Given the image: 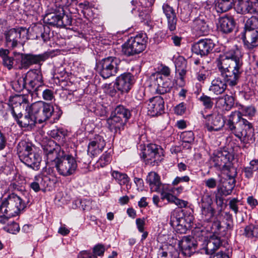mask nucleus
Instances as JSON below:
<instances>
[{"label": "nucleus", "instance_id": "f257e3e1", "mask_svg": "<svg viewBox=\"0 0 258 258\" xmlns=\"http://www.w3.org/2000/svg\"><path fill=\"white\" fill-rule=\"evenodd\" d=\"M243 65L242 55L237 47L220 55L218 68L223 79L217 77L213 79L209 91L215 95H219L224 93L227 86H236L243 72Z\"/></svg>", "mask_w": 258, "mask_h": 258}, {"label": "nucleus", "instance_id": "f03ea898", "mask_svg": "<svg viewBox=\"0 0 258 258\" xmlns=\"http://www.w3.org/2000/svg\"><path fill=\"white\" fill-rule=\"evenodd\" d=\"M239 107L240 111L232 112L228 116L227 128L239 139L241 142L245 144L253 143L255 141L253 125L242 116L252 118L255 114L256 109L253 105H239Z\"/></svg>", "mask_w": 258, "mask_h": 258}, {"label": "nucleus", "instance_id": "7ed1b4c3", "mask_svg": "<svg viewBox=\"0 0 258 258\" xmlns=\"http://www.w3.org/2000/svg\"><path fill=\"white\" fill-rule=\"evenodd\" d=\"M26 206V203L20 197L12 193L2 200L0 205V217L8 219L18 216Z\"/></svg>", "mask_w": 258, "mask_h": 258}, {"label": "nucleus", "instance_id": "20e7f679", "mask_svg": "<svg viewBox=\"0 0 258 258\" xmlns=\"http://www.w3.org/2000/svg\"><path fill=\"white\" fill-rule=\"evenodd\" d=\"M17 153L20 161L28 167L35 170L39 169L41 157L33 151L30 143L25 141L20 142L17 146Z\"/></svg>", "mask_w": 258, "mask_h": 258}, {"label": "nucleus", "instance_id": "39448f33", "mask_svg": "<svg viewBox=\"0 0 258 258\" xmlns=\"http://www.w3.org/2000/svg\"><path fill=\"white\" fill-rule=\"evenodd\" d=\"M148 38L145 33H140L131 37L122 46V52L127 56L139 54L146 47Z\"/></svg>", "mask_w": 258, "mask_h": 258}, {"label": "nucleus", "instance_id": "423d86ee", "mask_svg": "<svg viewBox=\"0 0 258 258\" xmlns=\"http://www.w3.org/2000/svg\"><path fill=\"white\" fill-rule=\"evenodd\" d=\"M120 63L119 58L108 56L96 63L97 71L103 78L108 79L116 76L119 71Z\"/></svg>", "mask_w": 258, "mask_h": 258}, {"label": "nucleus", "instance_id": "0eeeda50", "mask_svg": "<svg viewBox=\"0 0 258 258\" xmlns=\"http://www.w3.org/2000/svg\"><path fill=\"white\" fill-rule=\"evenodd\" d=\"M44 154L45 157L46 163L48 166L55 167L65 154L60 146L53 140H48L42 145Z\"/></svg>", "mask_w": 258, "mask_h": 258}, {"label": "nucleus", "instance_id": "6e6552de", "mask_svg": "<svg viewBox=\"0 0 258 258\" xmlns=\"http://www.w3.org/2000/svg\"><path fill=\"white\" fill-rule=\"evenodd\" d=\"M192 221V216H185L182 210H175L171 213L170 224L177 233H185Z\"/></svg>", "mask_w": 258, "mask_h": 258}, {"label": "nucleus", "instance_id": "1a4fd4ad", "mask_svg": "<svg viewBox=\"0 0 258 258\" xmlns=\"http://www.w3.org/2000/svg\"><path fill=\"white\" fill-rule=\"evenodd\" d=\"M29 30L25 27L10 29L4 33L7 47L13 49L17 47L20 40L25 41L29 39Z\"/></svg>", "mask_w": 258, "mask_h": 258}, {"label": "nucleus", "instance_id": "9d476101", "mask_svg": "<svg viewBox=\"0 0 258 258\" xmlns=\"http://www.w3.org/2000/svg\"><path fill=\"white\" fill-rule=\"evenodd\" d=\"M55 167L59 175L66 177L75 173L78 165L76 159L72 155L65 154Z\"/></svg>", "mask_w": 258, "mask_h": 258}, {"label": "nucleus", "instance_id": "9b49d317", "mask_svg": "<svg viewBox=\"0 0 258 258\" xmlns=\"http://www.w3.org/2000/svg\"><path fill=\"white\" fill-rule=\"evenodd\" d=\"M163 149L154 144L148 145L143 152V157L146 164L158 165L163 160Z\"/></svg>", "mask_w": 258, "mask_h": 258}, {"label": "nucleus", "instance_id": "f8f14e48", "mask_svg": "<svg viewBox=\"0 0 258 258\" xmlns=\"http://www.w3.org/2000/svg\"><path fill=\"white\" fill-rule=\"evenodd\" d=\"M25 75V79L27 82V90L34 91L38 96L39 91L44 86L42 75L39 70H31L29 71Z\"/></svg>", "mask_w": 258, "mask_h": 258}, {"label": "nucleus", "instance_id": "ddd939ff", "mask_svg": "<svg viewBox=\"0 0 258 258\" xmlns=\"http://www.w3.org/2000/svg\"><path fill=\"white\" fill-rule=\"evenodd\" d=\"M205 119V127L209 132H217L220 131L224 126H226V121L221 114L212 113L207 115L203 114ZM226 129L228 131L226 126Z\"/></svg>", "mask_w": 258, "mask_h": 258}, {"label": "nucleus", "instance_id": "4468645a", "mask_svg": "<svg viewBox=\"0 0 258 258\" xmlns=\"http://www.w3.org/2000/svg\"><path fill=\"white\" fill-rule=\"evenodd\" d=\"M212 204L211 195L208 192L204 193L200 204L201 218L204 221L209 222L214 217L215 210L212 206Z\"/></svg>", "mask_w": 258, "mask_h": 258}, {"label": "nucleus", "instance_id": "2eb2a0df", "mask_svg": "<svg viewBox=\"0 0 258 258\" xmlns=\"http://www.w3.org/2000/svg\"><path fill=\"white\" fill-rule=\"evenodd\" d=\"M136 82L135 76L130 73H124L116 78L114 86L121 93H128Z\"/></svg>", "mask_w": 258, "mask_h": 258}, {"label": "nucleus", "instance_id": "dca6fc26", "mask_svg": "<svg viewBox=\"0 0 258 258\" xmlns=\"http://www.w3.org/2000/svg\"><path fill=\"white\" fill-rule=\"evenodd\" d=\"M21 58V66L19 69H27L31 65L37 64L41 61H44L49 56L46 53H42L40 54H32L30 53H18Z\"/></svg>", "mask_w": 258, "mask_h": 258}, {"label": "nucleus", "instance_id": "f3484780", "mask_svg": "<svg viewBox=\"0 0 258 258\" xmlns=\"http://www.w3.org/2000/svg\"><path fill=\"white\" fill-rule=\"evenodd\" d=\"M230 157V155L228 152L226 151H218L213 157L214 166L223 171L227 170L231 172L232 170H235L231 166Z\"/></svg>", "mask_w": 258, "mask_h": 258}, {"label": "nucleus", "instance_id": "a211bd4d", "mask_svg": "<svg viewBox=\"0 0 258 258\" xmlns=\"http://www.w3.org/2000/svg\"><path fill=\"white\" fill-rule=\"evenodd\" d=\"M11 112L20 127L29 130L35 126L36 121L28 111L23 115L21 113H17L14 108L12 107Z\"/></svg>", "mask_w": 258, "mask_h": 258}, {"label": "nucleus", "instance_id": "6ab92c4d", "mask_svg": "<svg viewBox=\"0 0 258 258\" xmlns=\"http://www.w3.org/2000/svg\"><path fill=\"white\" fill-rule=\"evenodd\" d=\"M215 47V43L211 39H202L194 43L192 46L194 53L205 56L210 53Z\"/></svg>", "mask_w": 258, "mask_h": 258}, {"label": "nucleus", "instance_id": "aec40b11", "mask_svg": "<svg viewBox=\"0 0 258 258\" xmlns=\"http://www.w3.org/2000/svg\"><path fill=\"white\" fill-rule=\"evenodd\" d=\"M148 113L155 116L161 115L164 111V101L161 96H155L150 98L148 104Z\"/></svg>", "mask_w": 258, "mask_h": 258}, {"label": "nucleus", "instance_id": "412c9836", "mask_svg": "<svg viewBox=\"0 0 258 258\" xmlns=\"http://www.w3.org/2000/svg\"><path fill=\"white\" fill-rule=\"evenodd\" d=\"M106 143L103 138L99 135H96L90 141L88 145V154L91 156H96L103 151Z\"/></svg>", "mask_w": 258, "mask_h": 258}, {"label": "nucleus", "instance_id": "4be33fe9", "mask_svg": "<svg viewBox=\"0 0 258 258\" xmlns=\"http://www.w3.org/2000/svg\"><path fill=\"white\" fill-rule=\"evenodd\" d=\"M153 85L156 87V92L160 94H164L170 91L172 88L171 82L168 79L163 77L160 74L153 75Z\"/></svg>", "mask_w": 258, "mask_h": 258}, {"label": "nucleus", "instance_id": "5701e85b", "mask_svg": "<svg viewBox=\"0 0 258 258\" xmlns=\"http://www.w3.org/2000/svg\"><path fill=\"white\" fill-rule=\"evenodd\" d=\"M198 243L187 236H183L178 241V245L181 253L186 256H190L195 253Z\"/></svg>", "mask_w": 258, "mask_h": 258}, {"label": "nucleus", "instance_id": "b1692460", "mask_svg": "<svg viewBox=\"0 0 258 258\" xmlns=\"http://www.w3.org/2000/svg\"><path fill=\"white\" fill-rule=\"evenodd\" d=\"M242 39L246 49L251 50L258 46L257 31H244Z\"/></svg>", "mask_w": 258, "mask_h": 258}, {"label": "nucleus", "instance_id": "393cba45", "mask_svg": "<svg viewBox=\"0 0 258 258\" xmlns=\"http://www.w3.org/2000/svg\"><path fill=\"white\" fill-rule=\"evenodd\" d=\"M255 5L256 3H253L250 0H237L235 9L239 14H252L256 12Z\"/></svg>", "mask_w": 258, "mask_h": 258}, {"label": "nucleus", "instance_id": "a878e982", "mask_svg": "<svg viewBox=\"0 0 258 258\" xmlns=\"http://www.w3.org/2000/svg\"><path fill=\"white\" fill-rule=\"evenodd\" d=\"M163 12L167 20V28L171 32L176 29L177 18L174 10L168 5L163 6Z\"/></svg>", "mask_w": 258, "mask_h": 258}, {"label": "nucleus", "instance_id": "bb28decb", "mask_svg": "<svg viewBox=\"0 0 258 258\" xmlns=\"http://www.w3.org/2000/svg\"><path fill=\"white\" fill-rule=\"evenodd\" d=\"M60 14H63V8L60 5H56L53 13L47 14L44 17V21L51 26L58 27Z\"/></svg>", "mask_w": 258, "mask_h": 258}, {"label": "nucleus", "instance_id": "cd10ccee", "mask_svg": "<svg viewBox=\"0 0 258 258\" xmlns=\"http://www.w3.org/2000/svg\"><path fill=\"white\" fill-rule=\"evenodd\" d=\"M146 182L149 184L152 192H160L162 186L160 176L155 172H149L146 177Z\"/></svg>", "mask_w": 258, "mask_h": 258}, {"label": "nucleus", "instance_id": "c85d7f7f", "mask_svg": "<svg viewBox=\"0 0 258 258\" xmlns=\"http://www.w3.org/2000/svg\"><path fill=\"white\" fill-rule=\"evenodd\" d=\"M108 127L111 132L117 133L124 129L125 122L113 113L107 120Z\"/></svg>", "mask_w": 258, "mask_h": 258}, {"label": "nucleus", "instance_id": "c756f323", "mask_svg": "<svg viewBox=\"0 0 258 258\" xmlns=\"http://www.w3.org/2000/svg\"><path fill=\"white\" fill-rule=\"evenodd\" d=\"M193 31L199 36L207 34L209 30V26L204 18H197L192 25Z\"/></svg>", "mask_w": 258, "mask_h": 258}, {"label": "nucleus", "instance_id": "7c9ffc66", "mask_svg": "<svg viewBox=\"0 0 258 258\" xmlns=\"http://www.w3.org/2000/svg\"><path fill=\"white\" fill-rule=\"evenodd\" d=\"M235 21L231 17H223L220 18L218 29L223 33H231L235 27Z\"/></svg>", "mask_w": 258, "mask_h": 258}, {"label": "nucleus", "instance_id": "2f4dec72", "mask_svg": "<svg viewBox=\"0 0 258 258\" xmlns=\"http://www.w3.org/2000/svg\"><path fill=\"white\" fill-rule=\"evenodd\" d=\"M54 111V108L52 105L43 102L42 107L37 119V121L39 123H42L50 118L52 115Z\"/></svg>", "mask_w": 258, "mask_h": 258}, {"label": "nucleus", "instance_id": "473e14b6", "mask_svg": "<svg viewBox=\"0 0 258 258\" xmlns=\"http://www.w3.org/2000/svg\"><path fill=\"white\" fill-rule=\"evenodd\" d=\"M170 191H171L170 190H167L163 188L162 190L160 191L161 200H166L169 203H174L180 207L186 206V204L185 201L177 198Z\"/></svg>", "mask_w": 258, "mask_h": 258}, {"label": "nucleus", "instance_id": "72a5a7b5", "mask_svg": "<svg viewBox=\"0 0 258 258\" xmlns=\"http://www.w3.org/2000/svg\"><path fill=\"white\" fill-rule=\"evenodd\" d=\"M217 103L222 109L229 110L234 104V98L232 96L226 95L223 97L218 98Z\"/></svg>", "mask_w": 258, "mask_h": 258}, {"label": "nucleus", "instance_id": "f704fd0d", "mask_svg": "<svg viewBox=\"0 0 258 258\" xmlns=\"http://www.w3.org/2000/svg\"><path fill=\"white\" fill-rule=\"evenodd\" d=\"M209 230L205 229V227H195L192 230V238L198 243V241H205L208 238Z\"/></svg>", "mask_w": 258, "mask_h": 258}, {"label": "nucleus", "instance_id": "c9c22d12", "mask_svg": "<svg viewBox=\"0 0 258 258\" xmlns=\"http://www.w3.org/2000/svg\"><path fill=\"white\" fill-rule=\"evenodd\" d=\"M111 175L119 185H125L127 189L131 188L130 178L126 174L114 170L111 172Z\"/></svg>", "mask_w": 258, "mask_h": 258}, {"label": "nucleus", "instance_id": "e433bc0d", "mask_svg": "<svg viewBox=\"0 0 258 258\" xmlns=\"http://www.w3.org/2000/svg\"><path fill=\"white\" fill-rule=\"evenodd\" d=\"M10 51L7 49H0V57L3 60V64L9 70H11L14 68V59L13 57L9 56Z\"/></svg>", "mask_w": 258, "mask_h": 258}, {"label": "nucleus", "instance_id": "4c0bfd02", "mask_svg": "<svg viewBox=\"0 0 258 258\" xmlns=\"http://www.w3.org/2000/svg\"><path fill=\"white\" fill-rule=\"evenodd\" d=\"M114 114L122 119L125 123L131 116V112L130 109L123 105H118L115 108L113 113Z\"/></svg>", "mask_w": 258, "mask_h": 258}, {"label": "nucleus", "instance_id": "58836bf2", "mask_svg": "<svg viewBox=\"0 0 258 258\" xmlns=\"http://www.w3.org/2000/svg\"><path fill=\"white\" fill-rule=\"evenodd\" d=\"M234 2V0H217L215 9L219 13L225 12L232 8Z\"/></svg>", "mask_w": 258, "mask_h": 258}, {"label": "nucleus", "instance_id": "ea45409f", "mask_svg": "<svg viewBox=\"0 0 258 258\" xmlns=\"http://www.w3.org/2000/svg\"><path fill=\"white\" fill-rule=\"evenodd\" d=\"M221 244V240L219 238H211L207 242L205 247L206 252L211 255H213L214 251L217 249Z\"/></svg>", "mask_w": 258, "mask_h": 258}, {"label": "nucleus", "instance_id": "a19ab883", "mask_svg": "<svg viewBox=\"0 0 258 258\" xmlns=\"http://www.w3.org/2000/svg\"><path fill=\"white\" fill-rule=\"evenodd\" d=\"M43 104V102L42 101L36 102L32 103L29 107L28 109H26V110H28L36 122H37L38 114H39L40 111H41V107H42Z\"/></svg>", "mask_w": 258, "mask_h": 258}, {"label": "nucleus", "instance_id": "79ce46f5", "mask_svg": "<svg viewBox=\"0 0 258 258\" xmlns=\"http://www.w3.org/2000/svg\"><path fill=\"white\" fill-rule=\"evenodd\" d=\"M49 135L55 140H62L67 135V131L61 127H56L49 132Z\"/></svg>", "mask_w": 258, "mask_h": 258}, {"label": "nucleus", "instance_id": "37998d69", "mask_svg": "<svg viewBox=\"0 0 258 258\" xmlns=\"http://www.w3.org/2000/svg\"><path fill=\"white\" fill-rule=\"evenodd\" d=\"M258 31V18L252 16L248 19L244 25V31Z\"/></svg>", "mask_w": 258, "mask_h": 258}, {"label": "nucleus", "instance_id": "c03bdc74", "mask_svg": "<svg viewBox=\"0 0 258 258\" xmlns=\"http://www.w3.org/2000/svg\"><path fill=\"white\" fill-rule=\"evenodd\" d=\"M244 234L249 238H258V225L249 224L246 226L244 229Z\"/></svg>", "mask_w": 258, "mask_h": 258}, {"label": "nucleus", "instance_id": "a18cd8bd", "mask_svg": "<svg viewBox=\"0 0 258 258\" xmlns=\"http://www.w3.org/2000/svg\"><path fill=\"white\" fill-rule=\"evenodd\" d=\"M198 100L202 103L205 109H210L213 106V98L205 95L204 93L199 97Z\"/></svg>", "mask_w": 258, "mask_h": 258}, {"label": "nucleus", "instance_id": "49530a36", "mask_svg": "<svg viewBox=\"0 0 258 258\" xmlns=\"http://www.w3.org/2000/svg\"><path fill=\"white\" fill-rule=\"evenodd\" d=\"M234 175L229 176V181L227 182L228 184V187L227 185L225 186V189L223 191V193L225 196H228L231 194L233 189L235 187V176L236 175V173L235 171L234 170Z\"/></svg>", "mask_w": 258, "mask_h": 258}, {"label": "nucleus", "instance_id": "de8ad7c7", "mask_svg": "<svg viewBox=\"0 0 258 258\" xmlns=\"http://www.w3.org/2000/svg\"><path fill=\"white\" fill-rule=\"evenodd\" d=\"M72 19L71 16L66 15L63 10V14H60V21L58 22V27L66 28L72 25Z\"/></svg>", "mask_w": 258, "mask_h": 258}, {"label": "nucleus", "instance_id": "09e8293b", "mask_svg": "<svg viewBox=\"0 0 258 258\" xmlns=\"http://www.w3.org/2000/svg\"><path fill=\"white\" fill-rule=\"evenodd\" d=\"M30 15H35L40 9V3L38 0H29V4L27 6Z\"/></svg>", "mask_w": 258, "mask_h": 258}, {"label": "nucleus", "instance_id": "8fccbe9b", "mask_svg": "<svg viewBox=\"0 0 258 258\" xmlns=\"http://www.w3.org/2000/svg\"><path fill=\"white\" fill-rule=\"evenodd\" d=\"M111 152L106 151L100 157L97 163L101 167H103L108 164L111 162Z\"/></svg>", "mask_w": 258, "mask_h": 258}, {"label": "nucleus", "instance_id": "3c124183", "mask_svg": "<svg viewBox=\"0 0 258 258\" xmlns=\"http://www.w3.org/2000/svg\"><path fill=\"white\" fill-rule=\"evenodd\" d=\"M179 252L175 249L172 248L169 252L162 251L159 252L158 258H178Z\"/></svg>", "mask_w": 258, "mask_h": 258}, {"label": "nucleus", "instance_id": "603ef678", "mask_svg": "<svg viewBox=\"0 0 258 258\" xmlns=\"http://www.w3.org/2000/svg\"><path fill=\"white\" fill-rule=\"evenodd\" d=\"M15 89L18 92H20L23 89L27 90V82L25 79V75L18 79V81L15 83Z\"/></svg>", "mask_w": 258, "mask_h": 258}, {"label": "nucleus", "instance_id": "864d4df0", "mask_svg": "<svg viewBox=\"0 0 258 258\" xmlns=\"http://www.w3.org/2000/svg\"><path fill=\"white\" fill-rule=\"evenodd\" d=\"M34 180L37 182L39 186L44 190L48 186L47 181L49 178L47 176H44L41 175H38L35 176Z\"/></svg>", "mask_w": 258, "mask_h": 258}, {"label": "nucleus", "instance_id": "5fc2aeb1", "mask_svg": "<svg viewBox=\"0 0 258 258\" xmlns=\"http://www.w3.org/2000/svg\"><path fill=\"white\" fill-rule=\"evenodd\" d=\"M76 204L80 205L83 210H89L92 208V201L90 199L77 200L75 201Z\"/></svg>", "mask_w": 258, "mask_h": 258}, {"label": "nucleus", "instance_id": "6e6d98bb", "mask_svg": "<svg viewBox=\"0 0 258 258\" xmlns=\"http://www.w3.org/2000/svg\"><path fill=\"white\" fill-rule=\"evenodd\" d=\"M33 29L35 32L39 31L41 32L40 37L44 42H47L50 39L49 33L45 31L43 26H36L33 28Z\"/></svg>", "mask_w": 258, "mask_h": 258}, {"label": "nucleus", "instance_id": "4d7b16f0", "mask_svg": "<svg viewBox=\"0 0 258 258\" xmlns=\"http://www.w3.org/2000/svg\"><path fill=\"white\" fill-rule=\"evenodd\" d=\"M105 248L104 246L102 244H98L94 246L93 249V257L96 258L97 256H103L105 252Z\"/></svg>", "mask_w": 258, "mask_h": 258}, {"label": "nucleus", "instance_id": "13d9d810", "mask_svg": "<svg viewBox=\"0 0 258 258\" xmlns=\"http://www.w3.org/2000/svg\"><path fill=\"white\" fill-rule=\"evenodd\" d=\"M181 137L183 141L185 143H191L195 139L194 134L191 131L184 132L182 133Z\"/></svg>", "mask_w": 258, "mask_h": 258}, {"label": "nucleus", "instance_id": "bf43d9fd", "mask_svg": "<svg viewBox=\"0 0 258 258\" xmlns=\"http://www.w3.org/2000/svg\"><path fill=\"white\" fill-rule=\"evenodd\" d=\"M187 61L182 56H178L175 60V70L186 68Z\"/></svg>", "mask_w": 258, "mask_h": 258}, {"label": "nucleus", "instance_id": "052dcab7", "mask_svg": "<svg viewBox=\"0 0 258 258\" xmlns=\"http://www.w3.org/2000/svg\"><path fill=\"white\" fill-rule=\"evenodd\" d=\"M221 225L219 220L216 219L211 224L210 231L213 234H218L221 230Z\"/></svg>", "mask_w": 258, "mask_h": 258}, {"label": "nucleus", "instance_id": "680f3d73", "mask_svg": "<svg viewBox=\"0 0 258 258\" xmlns=\"http://www.w3.org/2000/svg\"><path fill=\"white\" fill-rule=\"evenodd\" d=\"M42 92L43 98L47 101L52 100L54 97L53 92L49 89H45L43 90L39 91Z\"/></svg>", "mask_w": 258, "mask_h": 258}, {"label": "nucleus", "instance_id": "e2e57ef3", "mask_svg": "<svg viewBox=\"0 0 258 258\" xmlns=\"http://www.w3.org/2000/svg\"><path fill=\"white\" fill-rule=\"evenodd\" d=\"M224 219L226 221V229H232L233 226L232 215L229 212H225L224 215Z\"/></svg>", "mask_w": 258, "mask_h": 258}, {"label": "nucleus", "instance_id": "0e129e2a", "mask_svg": "<svg viewBox=\"0 0 258 258\" xmlns=\"http://www.w3.org/2000/svg\"><path fill=\"white\" fill-rule=\"evenodd\" d=\"M186 109V104L184 102H181L175 107L174 112L175 114L181 115L185 113Z\"/></svg>", "mask_w": 258, "mask_h": 258}, {"label": "nucleus", "instance_id": "69168bd1", "mask_svg": "<svg viewBox=\"0 0 258 258\" xmlns=\"http://www.w3.org/2000/svg\"><path fill=\"white\" fill-rule=\"evenodd\" d=\"M176 73L178 74L179 76V80L180 81V83L179 84V86L182 87L184 85V77L186 74V68L183 69H178L175 70Z\"/></svg>", "mask_w": 258, "mask_h": 258}, {"label": "nucleus", "instance_id": "338daca9", "mask_svg": "<svg viewBox=\"0 0 258 258\" xmlns=\"http://www.w3.org/2000/svg\"><path fill=\"white\" fill-rule=\"evenodd\" d=\"M239 202L237 198H233L230 200L229 203L230 209L234 211L235 214L238 212V203Z\"/></svg>", "mask_w": 258, "mask_h": 258}, {"label": "nucleus", "instance_id": "774afa93", "mask_svg": "<svg viewBox=\"0 0 258 258\" xmlns=\"http://www.w3.org/2000/svg\"><path fill=\"white\" fill-rule=\"evenodd\" d=\"M190 180V178L188 176L185 175L183 176H176L172 182L173 185H177L180 182H188Z\"/></svg>", "mask_w": 258, "mask_h": 258}]
</instances>
